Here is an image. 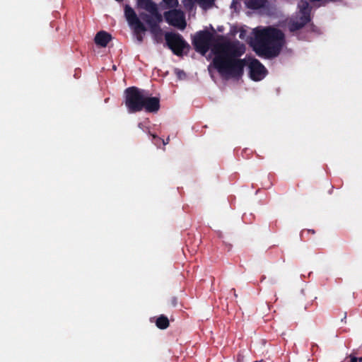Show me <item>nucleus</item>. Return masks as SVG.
I'll return each instance as SVG.
<instances>
[{
  "instance_id": "obj_12",
  "label": "nucleus",
  "mask_w": 362,
  "mask_h": 362,
  "mask_svg": "<svg viewBox=\"0 0 362 362\" xmlns=\"http://www.w3.org/2000/svg\"><path fill=\"white\" fill-rule=\"evenodd\" d=\"M267 3V0H246L245 4L248 8L256 10L264 8Z\"/></svg>"
},
{
  "instance_id": "obj_28",
  "label": "nucleus",
  "mask_w": 362,
  "mask_h": 362,
  "mask_svg": "<svg viewBox=\"0 0 362 362\" xmlns=\"http://www.w3.org/2000/svg\"><path fill=\"white\" fill-rule=\"evenodd\" d=\"M231 291H233V292L234 296H235V298H237V297H238V295H237V293H236V292H235V288H232V289H231Z\"/></svg>"
},
{
  "instance_id": "obj_21",
  "label": "nucleus",
  "mask_w": 362,
  "mask_h": 362,
  "mask_svg": "<svg viewBox=\"0 0 362 362\" xmlns=\"http://www.w3.org/2000/svg\"><path fill=\"white\" fill-rule=\"evenodd\" d=\"M139 16H140V18H141V20H143L144 21H145L146 23V22H148L150 20V18L152 16V14L151 13L148 14V13H141Z\"/></svg>"
},
{
  "instance_id": "obj_14",
  "label": "nucleus",
  "mask_w": 362,
  "mask_h": 362,
  "mask_svg": "<svg viewBox=\"0 0 362 362\" xmlns=\"http://www.w3.org/2000/svg\"><path fill=\"white\" fill-rule=\"evenodd\" d=\"M152 14L150 20L146 23L150 26L153 25H158L163 21V16L158 11L151 13Z\"/></svg>"
},
{
  "instance_id": "obj_19",
  "label": "nucleus",
  "mask_w": 362,
  "mask_h": 362,
  "mask_svg": "<svg viewBox=\"0 0 362 362\" xmlns=\"http://www.w3.org/2000/svg\"><path fill=\"white\" fill-rule=\"evenodd\" d=\"M150 31L152 34L156 35L161 32L159 24L150 26Z\"/></svg>"
},
{
  "instance_id": "obj_5",
  "label": "nucleus",
  "mask_w": 362,
  "mask_h": 362,
  "mask_svg": "<svg viewBox=\"0 0 362 362\" xmlns=\"http://www.w3.org/2000/svg\"><path fill=\"white\" fill-rule=\"evenodd\" d=\"M164 17L166 22L174 27L180 30H184L186 27V21L184 13L181 10L173 9L164 13Z\"/></svg>"
},
{
  "instance_id": "obj_29",
  "label": "nucleus",
  "mask_w": 362,
  "mask_h": 362,
  "mask_svg": "<svg viewBox=\"0 0 362 362\" xmlns=\"http://www.w3.org/2000/svg\"><path fill=\"white\" fill-rule=\"evenodd\" d=\"M358 362H362V357L358 358Z\"/></svg>"
},
{
  "instance_id": "obj_25",
  "label": "nucleus",
  "mask_w": 362,
  "mask_h": 362,
  "mask_svg": "<svg viewBox=\"0 0 362 362\" xmlns=\"http://www.w3.org/2000/svg\"><path fill=\"white\" fill-rule=\"evenodd\" d=\"M358 358L356 356H350V362H357Z\"/></svg>"
},
{
  "instance_id": "obj_6",
  "label": "nucleus",
  "mask_w": 362,
  "mask_h": 362,
  "mask_svg": "<svg viewBox=\"0 0 362 362\" xmlns=\"http://www.w3.org/2000/svg\"><path fill=\"white\" fill-rule=\"evenodd\" d=\"M124 16L129 25L136 32L146 31V28L141 20L138 18L134 10L129 5L124 7Z\"/></svg>"
},
{
  "instance_id": "obj_24",
  "label": "nucleus",
  "mask_w": 362,
  "mask_h": 362,
  "mask_svg": "<svg viewBox=\"0 0 362 362\" xmlns=\"http://www.w3.org/2000/svg\"><path fill=\"white\" fill-rule=\"evenodd\" d=\"M134 33L135 35H136V38L138 40V41H139L140 42L143 41V36L141 35V33H144L145 31H139V32H136L134 31Z\"/></svg>"
},
{
  "instance_id": "obj_27",
  "label": "nucleus",
  "mask_w": 362,
  "mask_h": 362,
  "mask_svg": "<svg viewBox=\"0 0 362 362\" xmlns=\"http://www.w3.org/2000/svg\"><path fill=\"white\" fill-rule=\"evenodd\" d=\"M346 313H344V318L341 319V321L344 322V323H346Z\"/></svg>"
},
{
  "instance_id": "obj_2",
  "label": "nucleus",
  "mask_w": 362,
  "mask_h": 362,
  "mask_svg": "<svg viewBox=\"0 0 362 362\" xmlns=\"http://www.w3.org/2000/svg\"><path fill=\"white\" fill-rule=\"evenodd\" d=\"M284 33L270 26L254 30V39L251 43L253 50L259 57L267 59L279 55L284 45Z\"/></svg>"
},
{
  "instance_id": "obj_4",
  "label": "nucleus",
  "mask_w": 362,
  "mask_h": 362,
  "mask_svg": "<svg viewBox=\"0 0 362 362\" xmlns=\"http://www.w3.org/2000/svg\"><path fill=\"white\" fill-rule=\"evenodd\" d=\"M165 40L168 47L174 54L178 57H182L185 50L189 51L190 49L189 45L185 40L183 37L177 33H165Z\"/></svg>"
},
{
  "instance_id": "obj_15",
  "label": "nucleus",
  "mask_w": 362,
  "mask_h": 362,
  "mask_svg": "<svg viewBox=\"0 0 362 362\" xmlns=\"http://www.w3.org/2000/svg\"><path fill=\"white\" fill-rule=\"evenodd\" d=\"M300 12L302 17L310 18V8L307 1H301L300 4Z\"/></svg>"
},
{
  "instance_id": "obj_18",
  "label": "nucleus",
  "mask_w": 362,
  "mask_h": 362,
  "mask_svg": "<svg viewBox=\"0 0 362 362\" xmlns=\"http://www.w3.org/2000/svg\"><path fill=\"white\" fill-rule=\"evenodd\" d=\"M168 8L176 7L178 4L177 0H163Z\"/></svg>"
},
{
  "instance_id": "obj_3",
  "label": "nucleus",
  "mask_w": 362,
  "mask_h": 362,
  "mask_svg": "<svg viewBox=\"0 0 362 362\" xmlns=\"http://www.w3.org/2000/svg\"><path fill=\"white\" fill-rule=\"evenodd\" d=\"M146 90L135 86L129 87L124 90V103L129 113H136L143 110V103Z\"/></svg>"
},
{
  "instance_id": "obj_9",
  "label": "nucleus",
  "mask_w": 362,
  "mask_h": 362,
  "mask_svg": "<svg viewBox=\"0 0 362 362\" xmlns=\"http://www.w3.org/2000/svg\"><path fill=\"white\" fill-rule=\"evenodd\" d=\"M112 39V35L110 33L101 30L95 35L94 42L97 45L101 47H105Z\"/></svg>"
},
{
  "instance_id": "obj_17",
  "label": "nucleus",
  "mask_w": 362,
  "mask_h": 362,
  "mask_svg": "<svg viewBox=\"0 0 362 362\" xmlns=\"http://www.w3.org/2000/svg\"><path fill=\"white\" fill-rule=\"evenodd\" d=\"M178 304V299L176 296H171L168 300V305L169 306H171V307H176Z\"/></svg>"
},
{
  "instance_id": "obj_13",
  "label": "nucleus",
  "mask_w": 362,
  "mask_h": 362,
  "mask_svg": "<svg viewBox=\"0 0 362 362\" xmlns=\"http://www.w3.org/2000/svg\"><path fill=\"white\" fill-rule=\"evenodd\" d=\"M156 325L160 329H165L170 326L169 320L164 315H161L156 319Z\"/></svg>"
},
{
  "instance_id": "obj_26",
  "label": "nucleus",
  "mask_w": 362,
  "mask_h": 362,
  "mask_svg": "<svg viewBox=\"0 0 362 362\" xmlns=\"http://www.w3.org/2000/svg\"><path fill=\"white\" fill-rule=\"evenodd\" d=\"M154 139L156 140V141H155V144H156V146H159V145H160L159 142H161V141L158 140L157 139Z\"/></svg>"
},
{
  "instance_id": "obj_22",
  "label": "nucleus",
  "mask_w": 362,
  "mask_h": 362,
  "mask_svg": "<svg viewBox=\"0 0 362 362\" xmlns=\"http://www.w3.org/2000/svg\"><path fill=\"white\" fill-rule=\"evenodd\" d=\"M151 136L153 137V139H157L158 140L161 141V142L163 143V145L168 144L169 143V141H170V137L169 136L166 139H163L158 137L156 134H151Z\"/></svg>"
},
{
  "instance_id": "obj_8",
  "label": "nucleus",
  "mask_w": 362,
  "mask_h": 362,
  "mask_svg": "<svg viewBox=\"0 0 362 362\" xmlns=\"http://www.w3.org/2000/svg\"><path fill=\"white\" fill-rule=\"evenodd\" d=\"M160 107V98L152 97L148 90H146L145 97L143 103V110L147 112L156 113Z\"/></svg>"
},
{
  "instance_id": "obj_7",
  "label": "nucleus",
  "mask_w": 362,
  "mask_h": 362,
  "mask_svg": "<svg viewBox=\"0 0 362 362\" xmlns=\"http://www.w3.org/2000/svg\"><path fill=\"white\" fill-rule=\"evenodd\" d=\"M250 76L255 81L262 80L267 74V69L264 65L256 59H252L250 64Z\"/></svg>"
},
{
  "instance_id": "obj_16",
  "label": "nucleus",
  "mask_w": 362,
  "mask_h": 362,
  "mask_svg": "<svg viewBox=\"0 0 362 362\" xmlns=\"http://www.w3.org/2000/svg\"><path fill=\"white\" fill-rule=\"evenodd\" d=\"M204 9L211 7L215 0H194Z\"/></svg>"
},
{
  "instance_id": "obj_1",
  "label": "nucleus",
  "mask_w": 362,
  "mask_h": 362,
  "mask_svg": "<svg viewBox=\"0 0 362 362\" xmlns=\"http://www.w3.org/2000/svg\"><path fill=\"white\" fill-rule=\"evenodd\" d=\"M192 44L196 51L205 54L213 45L214 57L212 63L221 76H240L243 74L245 60L239 59L245 51L243 44L238 40L230 41L224 36L214 34L208 30H200L194 35Z\"/></svg>"
},
{
  "instance_id": "obj_20",
  "label": "nucleus",
  "mask_w": 362,
  "mask_h": 362,
  "mask_svg": "<svg viewBox=\"0 0 362 362\" xmlns=\"http://www.w3.org/2000/svg\"><path fill=\"white\" fill-rule=\"evenodd\" d=\"M315 230L313 229H303L301 232H300V237H301V239L302 240H305V235H309V234H311V235H313L315 234Z\"/></svg>"
},
{
  "instance_id": "obj_10",
  "label": "nucleus",
  "mask_w": 362,
  "mask_h": 362,
  "mask_svg": "<svg viewBox=\"0 0 362 362\" xmlns=\"http://www.w3.org/2000/svg\"><path fill=\"white\" fill-rule=\"evenodd\" d=\"M311 18L308 17L300 16L297 21H292L289 24V30L291 32H296L303 28L307 23L310 21Z\"/></svg>"
},
{
  "instance_id": "obj_23",
  "label": "nucleus",
  "mask_w": 362,
  "mask_h": 362,
  "mask_svg": "<svg viewBox=\"0 0 362 362\" xmlns=\"http://www.w3.org/2000/svg\"><path fill=\"white\" fill-rule=\"evenodd\" d=\"M138 127L139 129H142L144 132H147L148 134H149L151 136L152 134H151L149 128L148 127H146L144 123H142V122L139 123Z\"/></svg>"
},
{
  "instance_id": "obj_11",
  "label": "nucleus",
  "mask_w": 362,
  "mask_h": 362,
  "mask_svg": "<svg viewBox=\"0 0 362 362\" xmlns=\"http://www.w3.org/2000/svg\"><path fill=\"white\" fill-rule=\"evenodd\" d=\"M137 5L139 8H144L149 13L158 11L156 4L151 0H138Z\"/></svg>"
}]
</instances>
